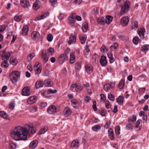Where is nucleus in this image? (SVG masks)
I'll use <instances>...</instances> for the list:
<instances>
[{
  "label": "nucleus",
  "instance_id": "1",
  "mask_svg": "<svg viewBox=\"0 0 149 149\" xmlns=\"http://www.w3.org/2000/svg\"><path fill=\"white\" fill-rule=\"evenodd\" d=\"M36 132V128L32 125H27L24 127L18 126L12 131L11 135L16 141L25 140L27 139V134H33Z\"/></svg>",
  "mask_w": 149,
  "mask_h": 149
},
{
  "label": "nucleus",
  "instance_id": "2",
  "mask_svg": "<svg viewBox=\"0 0 149 149\" xmlns=\"http://www.w3.org/2000/svg\"><path fill=\"white\" fill-rule=\"evenodd\" d=\"M20 78V74L19 72H12L9 76V78L12 82L15 84L19 81Z\"/></svg>",
  "mask_w": 149,
  "mask_h": 149
},
{
  "label": "nucleus",
  "instance_id": "3",
  "mask_svg": "<svg viewBox=\"0 0 149 149\" xmlns=\"http://www.w3.org/2000/svg\"><path fill=\"white\" fill-rule=\"evenodd\" d=\"M130 6V2L129 1H126L124 3V4L121 6V9L120 13L121 15H123L129 10Z\"/></svg>",
  "mask_w": 149,
  "mask_h": 149
},
{
  "label": "nucleus",
  "instance_id": "4",
  "mask_svg": "<svg viewBox=\"0 0 149 149\" xmlns=\"http://www.w3.org/2000/svg\"><path fill=\"white\" fill-rule=\"evenodd\" d=\"M10 52L3 51L1 56L2 60L3 61H8L10 57Z\"/></svg>",
  "mask_w": 149,
  "mask_h": 149
},
{
  "label": "nucleus",
  "instance_id": "5",
  "mask_svg": "<svg viewBox=\"0 0 149 149\" xmlns=\"http://www.w3.org/2000/svg\"><path fill=\"white\" fill-rule=\"evenodd\" d=\"M68 58V56L66 55L63 54L58 57V60L59 63L63 64L64 62L67 60Z\"/></svg>",
  "mask_w": 149,
  "mask_h": 149
},
{
  "label": "nucleus",
  "instance_id": "6",
  "mask_svg": "<svg viewBox=\"0 0 149 149\" xmlns=\"http://www.w3.org/2000/svg\"><path fill=\"white\" fill-rule=\"evenodd\" d=\"M69 39L68 42L69 45L74 44L76 43V37L75 35L73 34H71Z\"/></svg>",
  "mask_w": 149,
  "mask_h": 149
},
{
  "label": "nucleus",
  "instance_id": "7",
  "mask_svg": "<svg viewBox=\"0 0 149 149\" xmlns=\"http://www.w3.org/2000/svg\"><path fill=\"white\" fill-rule=\"evenodd\" d=\"M49 15V13L48 12L42 14L41 15H38L35 18V20L38 21L44 19Z\"/></svg>",
  "mask_w": 149,
  "mask_h": 149
},
{
  "label": "nucleus",
  "instance_id": "8",
  "mask_svg": "<svg viewBox=\"0 0 149 149\" xmlns=\"http://www.w3.org/2000/svg\"><path fill=\"white\" fill-rule=\"evenodd\" d=\"M56 111V107L52 105L49 107L47 109V111L50 114H53L55 113Z\"/></svg>",
  "mask_w": 149,
  "mask_h": 149
},
{
  "label": "nucleus",
  "instance_id": "9",
  "mask_svg": "<svg viewBox=\"0 0 149 149\" xmlns=\"http://www.w3.org/2000/svg\"><path fill=\"white\" fill-rule=\"evenodd\" d=\"M21 6L24 8H27L30 6L28 0H20Z\"/></svg>",
  "mask_w": 149,
  "mask_h": 149
},
{
  "label": "nucleus",
  "instance_id": "10",
  "mask_svg": "<svg viewBox=\"0 0 149 149\" xmlns=\"http://www.w3.org/2000/svg\"><path fill=\"white\" fill-rule=\"evenodd\" d=\"M100 62L102 66H106L107 63L106 57L105 56H102L100 60Z\"/></svg>",
  "mask_w": 149,
  "mask_h": 149
},
{
  "label": "nucleus",
  "instance_id": "11",
  "mask_svg": "<svg viewBox=\"0 0 149 149\" xmlns=\"http://www.w3.org/2000/svg\"><path fill=\"white\" fill-rule=\"evenodd\" d=\"M37 100L36 96H32L30 97L27 100V103L29 104H31L36 102Z\"/></svg>",
  "mask_w": 149,
  "mask_h": 149
},
{
  "label": "nucleus",
  "instance_id": "12",
  "mask_svg": "<svg viewBox=\"0 0 149 149\" xmlns=\"http://www.w3.org/2000/svg\"><path fill=\"white\" fill-rule=\"evenodd\" d=\"M129 22V19L127 17H124L121 19V24L123 26L127 25Z\"/></svg>",
  "mask_w": 149,
  "mask_h": 149
},
{
  "label": "nucleus",
  "instance_id": "13",
  "mask_svg": "<svg viewBox=\"0 0 149 149\" xmlns=\"http://www.w3.org/2000/svg\"><path fill=\"white\" fill-rule=\"evenodd\" d=\"M138 33L141 38L142 39L144 38V33H145V29L144 28H141L140 30H138Z\"/></svg>",
  "mask_w": 149,
  "mask_h": 149
},
{
  "label": "nucleus",
  "instance_id": "14",
  "mask_svg": "<svg viewBox=\"0 0 149 149\" xmlns=\"http://www.w3.org/2000/svg\"><path fill=\"white\" fill-rule=\"evenodd\" d=\"M31 37L33 40H38L40 37V34L38 32L34 31L31 33Z\"/></svg>",
  "mask_w": 149,
  "mask_h": 149
},
{
  "label": "nucleus",
  "instance_id": "15",
  "mask_svg": "<svg viewBox=\"0 0 149 149\" xmlns=\"http://www.w3.org/2000/svg\"><path fill=\"white\" fill-rule=\"evenodd\" d=\"M85 68L87 72L89 74H90L93 70V66L89 64H86L85 65Z\"/></svg>",
  "mask_w": 149,
  "mask_h": 149
},
{
  "label": "nucleus",
  "instance_id": "16",
  "mask_svg": "<svg viewBox=\"0 0 149 149\" xmlns=\"http://www.w3.org/2000/svg\"><path fill=\"white\" fill-rule=\"evenodd\" d=\"M79 145V142L77 139L73 141L71 144V147L75 148H77Z\"/></svg>",
  "mask_w": 149,
  "mask_h": 149
},
{
  "label": "nucleus",
  "instance_id": "17",
  "mask_svg": "<svg viewBox=\"0 0 149 149\" xmlns=\"http://www.w3.org/2000/svg\"><path fill=\"white\" fill-rule=\"evenodd\" d=\"M71 109L68 108H66L63 111V114L65 116L67 117L71 114Z\"/></svg>",
  "mask_w": 149,
  "mask_h": 149
},
{
  "label": "nucleus",
  "instance_id": "18",
  "mask_svg": "<svg viewBox=\"0 0 149 149\" xmlns=\"http://www.w3.org/2000/svg\"><path fill=\"white\" fill-rule=\"evenodd\" d=\"M29 89L28 87H24L22 91V95L24 96H29L30 95Z\"/></svg>",
  "mask_w": 149,
  "mask_h": 149
},
{
  "label": "nucleus",
  "instance_id": "19",
  "mask_svg": "<svg viewBox=\"0 0 149 149\" xmlns=\"http://www.w3.org/2000/svg\"><path fill=\"white\" fill-rule=\"evenodd\" d=\"M29 29L28 26H24L22 29V36H26L27 35Z\"/></svg>",
  "mask_w": 149,
  "mask_h": 149
},
{
  "label": "nucleus",
  "instance_id": "20",
  "mask_svg": "<svg viewBox=\"0 0 149 149\" xmlns=\"http://www.w3.org/2000/svg\"><path fill=\"white\" fill-rule=\"evenodd\" d=\"M109 136L110 139L111 140H113L114 137L113 132V130L111 128H109L108 130Z\"/></svg>",
  "mask_w": 149,
  "mask_h": 149
},
{
  "label": "nucleus",
  "instance_id": "21",
  "mask_svg": "<svg viewBox=\"0 0 149 149\" xmlns=\"http://www.w3.org/2000/svg\"><path fill=\"white\" fill-rule=\"evenodd\" d=\"M82 30L85 33L88 30V24L87 22H84L82 24Z\"/></svg>",
  "mask_w": 149,
  "mask_h": 149
},
{
  "label": "nucleus",
  "instance_id": "22",
  "mask_svg": "<svg viewBox=\"0 0 149 149\" xmlns=\"http://www.w3.org/2000/svg\"><path fill=\"white\" fill-rule=\"evenodd\" d=\"M141 122V120L139 119L136 121V123L135 128L137 131L141 129V126L140 125V124Z\"/></svg>",
  "mask_w": 149,
  "mask_h": 149
},
{
  "label": "nucleus",
  "instance_id": "23",
  "mask_svg": "<svg viewBox=\"0 0 149 149\" xmlns=\"http://www.w3.org/2000/svg\"><path fill=\"white\" fill-rule=\"evenodd\" d=\"M113 17L110 15H107L106 17V19H105V22L107 24H109L112 21Z\"/></svg>",
  "mask_w": 149,
  "mask_h": 149
},
{
  "label": "nucleus",
  "instance_id": "24",
  "mask_svg": "<svg viewBox=\"0 0 149 149\" xmlns=\"http://www.w3.org/2000/svg\"><path fill=\"white\" fill-rule=\"evenodd\" d=\"M38 144L37 141L36 140L32 141L30 143V147L33 149L35 148L37 146Z\"/></svg>",
  "mask_w": 149,
  "mask_h": 149
},
{
  "label": "nucleus",
  "instance_id": "25",
  "mask_svg": "<svg viewBox=\"0 0 149 149\" xmlns=\"http://www.w3.org/2000/svg\"><path fill=\"white\" fill-rule=\"evenodd\" d=\"M75 56L73 52H71L70 53V62L71 64L73 63L75 61Z\"/></svg>",
  "mask_w": 149,
  "mask_h": 149
},
{
  "label": "nucleus",
  "instance_id": "26",
  "mask_svg": "<svg viewBox=\"0 0 149 149\" xmlns=\"http://www.w3.org/2000/svg\"><path fill=\"white\" fill-rule=\"evenodd\" d=\"M105 19L102 17H99L97 20L98 23L101 25H103L105 24Z\"/></svg>",
  "mask_w": 149,
  "mask_h": 149
},
{
  "label": "nucleus",
  "instance_id": "27",
  "mask_svg": "<svg viewBox=\"0 0 149 149\" xmlns=\"http://www.w3.org/2000/svg\"><path fill=\"white\" fill-rule=\"evenodd\" d=\"M44 83L43 82L41 81H37L35 84L36 88H39L41 87H42Z\"/></svg>",
  "mask_w": 149,
  "mask_h": 149
},
{
  "label": "nucleus",
  "instance_id": "28",
  "mask_svg": "<svg viewBox=\"0 0 149 149\" xmlns=\"http://www.w3.org/2000/svg\"><path fill=\"white\" fill-rule=\"evenodd\" d=\"M108 58L109 59V61L110 63H112L115 61V59L113 57V55L111 53H109L107 54Z\"/></svg>",
  "mask_w": 149,
  "mask_h": 149
},
{
  "label": "nucleus",
  "instance_id": "29",
  "mask_svg": "<svg viewBox=\"0 0 149 149\" xmlns=\"http://www.w3.org/2000/svg\"><path fill=\"white\" fill-rule=\"evenodd\" d=\"M117 102L120 105H121L123 103V98L121 96H120L117 99Z\"/></svg>",
  "mask_w": 149,
  "mask_h": 149
},
{
  "label": "nucleus",
  "instance_id": "30",
  "mask_svg": "<svg viewBox=\"0 0 149 149\" xmlns=\"http://www.w3.org/2000/svg\"><path fill=\"white\" fill-rule=\"evenodd\" d=\"M132 26L131 29H132L136 30L138 27V22L136 21L133 22L132 23Z\"/></svg>",
  "mask_w": 149,
  "mask_h": 149
},
{
  "label": "nucleus",
  "instance_id": "31",
  "mask_svg": "<svg viewBox=\"0 0 149 149\" xmlns=\"http://www.w3.org/2000/svg\"><path fill=\"white\" fill-rule=\"evenodd\" d=\"M125 80L124 79H122L119 82L118 85V87L119 88L123 89L124 87Z\"/></svg>",
  "mask_w": 149,
  "mask_h": 149
},
{
  "label": "nucleus",
  "instance_id": "32",
  "mask_svg": "<svg viewBox=\"0 0 149 149\" xmlns=\"http://www.w3.org/2000/svg\"><path fill=\"white\" fill-rule=\"evenodd\" d=\"M111 87V86L110 84H106L104 86V89L105 91L108 92L109 91Z\"/></svg>",
  "mask_w": 149,
  "mask_h": 149
},
{
  "label": "nucleus",
  "instance_id": "33",
  "mask_svg": "<svg viewBox=\"0 0 149 149\" xmlns=\"http://www.w3.org/2000/svg\"><path fill=\"white\" fill-rule=\"evenodd\" d=\"M0 116L4 119H6L8 115L6 112L3 111H1L0 112Z\"/></svg>",
  "mask_w": 149,
  "mask_h": 149
},
{
  "label": "nucleus",
  "instance_id": "34",
  "mask_svg": "<svg viewBox=\"0 0 149 149\" xmlns=\"http://www.w3.org/2000/svg\"><path fill=\"white\" fill-rule=\"evenodd\" d=\"M40 7V5H38L37 1H36L33 4V8L35 10H38Z\"/></svg>",
  "mask_w": 149,
  "mask_h": 149
},
{
  "label": "nucleus",
  "instance_id": "35",
  "mask_svg": "<svg viewBox=\"0 0 149 149\" xmlns=\"http://www.w3.org/2000/svg\"><path fill=\"white\" fill-rule=\"evenodd\" d=\"M35 56V54L34 53H30L28 55L27 59L28 61L30 62L32 60V58Z\"/></svg>",
  "mask_w": 149,
  "mask_h": 149
},
{
  "label": "nucleus",
  "instance_id": "36",
  "mask_svg": "<svg viewBox=\"0 0 149 149\" xmlns=\"http://www.w3.org/2000/svg\"><path fill=\"white\" fill-rule=\"evenodd\" d=\"M10 63L13 65H15L17 63V61L16 60L14 59L13 57H11L10 60Z\"/></svg>",
  "mask_w": 149,
  "mask_h": 149
},
{
  "label": "nucleus",
  "instance_id": "37",
  "mask_svg": "<svg viewBox=\"0 0 149 149\" xmlns=\"http://www.w3.org/2000/svg\"><path fill=\"white\" fill-rule=\"evenodd\" d=\"M149 49V45H145L141 47V50L142 51L145 52L148 51Z\"/></svg>",
  "mask_w": 149,
  "mask_h": 149
},
{
  "label": "nucleus",
  "instance_id": "38",
  "mask_svg": "<svg viewBox=\"0 0 149 149\" xmlns=\"http://www.w3.org/2000/svg\"><path fill=\"white\" fill-rule=\"evenodd\" d=\"M48 130V128L47 127H44L41 129L40 131V134H42L45 133Z\"/></svg>",
  "mask_w": 149,
  "mask_h": 149
},
{
  "label": "nucleus",
  "instance_id": "39",
  "mask_svg": "<svg viewBox=\"0 0 149 149\" xmlns=\"http://www.w3.org/2000/svg\"><path fill=\"white\" fill-rule=\"evenodd\" d=\"M136 117L135 116L133 115L128 119V121L129 123L130 122H135L136 120Z\"/></svg>",
  "mask_w": 149,
  "mask_h": 149
},
{
  "label": "nucleus",
  "instance_id": "40",
  "mask_svg": "<svg viewBox=\"0 0 149 149\" xmlns=\"http://www.w3.org/2000/svg\"><path fill=\"white\" fill-rule=\"evenodd\" d=\"M100 127L99 125H95L92 128V129L95 132H97L98 130H100Z\"/></svg>",
  "mask_w": 149,
  "mask_h": 149
},
{
  "label": "nucleus",
  "instance_id": "41",
  "mask_svg": "<svg viewBox=\"0 0 149 149\" xmlns=\"http://www.w3.org/2000/svg\"><path fill=\"white\" fill-rule=\"evenodd\" d=\"M22 17L21 15L18 16L16 15L14 17V19L16 22H19L22 19Z\"/></svg>",
  "mask_w": 149,
  "mask_h": 149
},
{
  "label": "nucleus",
  "instance_id": "42",
  "mask_svg": "<svg viewBox=\"0 0 149 149\" xmlns=\"http://www.w3.org/2000/svg\"><path fill=\"white\" fill-rule=\"evenodd\" d=\"M45 85L46 87H50L52 86V83L49 80H46L44 81Z\"/></svg>",
  "mask_w": 149,
  "mask_h": 149
},
{
  "label": "nucleus",
  "instance_id": "43",
  "mask_svg": "<svg viewBox=\"0 0 149 149\" xmlns=\"http://www.w3.org/2000/svg\"><path fill=\"white\" fill-rule=\"evenodd\" d=\"M54 52V49L52 48H50L47 50V54L52 55Z\"/></svg>",
  "mask_w": 149,
  "mask_h": 149
},
{
  "label": "nucleus",
  "instance_id": "44",
  "mask_svg": "<svg viewBox=\"0 0 149 149\" xmlns=\"http://www.w3.org/2000/svg\"><path fill=\"white\" fill-rule=\"evenodd\" d=\"M1 65L2 67L7 68L8 66V63L7 61H3Z\"/></svg>",
  "mask_w": 149,
  "mask_h": 149
},
{
  "label": "nucleus",
  "instance_id": "45",
  "mask_svg": "<svg viewBox=\"0 0 149 149\" xmlns=\"http://www.w3.org/2000/svg\"><path fill=\"white\" fill-rule=\"evenodd\" d=\"M120 127L118 126H116L115 128V132L116 134L118 135L120 133Z\"/></svg>",
  "mask_w": 149,
  "mask_h": 149
},
{
  "label": "nucleus",
  "instance_id": "46",
  "mask_svg": "<svg viewBox=\"0 0 149 149\" xmlns=\"http://www.w3.org/2000/svg\"><path fill=\"white\" fill-rule=\"evenodd\" d=\"M108 98L109 99L112 101H114L115 100V97L114 96L111 94H109L108 95Z\"/></svg>",
  "mask_w": 149,
  "mask_h": 149
},
{
  "label": "nucleus",
  "instance_id": "47",
  "mask_svg": "<svg viewBox=\"0 0 149 149\" xmlns=\"http://www.w3.org/2000/svg\"><path fill=\"white\" fill-rule=\"evenodd\" d=\"M139 39L138 37H135L133 39V42L134 44L135 45L138 44L139 42Z\"/></svg>",
  "mask_w": 149,
  "mask_h": 149
},
{
  "label": "nucleus",
  "instance_id": "48",
  "mask_svg": "<svg viewBox=\"0 0 149 149\" xmlns=\"http://www.w3.org/2000/svg\"><path fill=\"white\" fill-rule=\"evenodd\" d=\"M83 89V87L81 86H79L77 85L76 87V91L78 92H80Z\"/></svg>",
  "mask_w": 149,
  "mask_h": 149
},
{
  "label": "nucleus",
  "instance_id": "49",
  "mask_svg": "<svg viewBox=\"0 0 149 149\" xmlns=\"http://www.w3.org/2000/svg\"><path fill=\"white\" fill-rule=\"evenodd\" d=\"M126 127L127 130H131L132 129L133 126L132 124L128 123L126 125Z\"/></svg>",
  "mask_w": 149,
  "mask_h": 149
},
{
  "label": "nucleus",
  "instance_id": "50",
  "mask_svg": "<svg viewBox=\"0 0 149 149\" xmlns=\"http://www.w3.org/2000/svg\"><path fill=\"white\" fill-rule=\"evenodd\" d=\"M15 106V102H11L9 104V108L10 109L13 110Z\"/></svg>",
  "mask_w": 149,
  "mask_h": 149
},
{
  "label": "nucleus",
  "instance_id": "51",
  "mask_svg": "<svg viewBox=\"0 0 149 149\" xmlns=\"http://www.w3.org/2000/svg\"><path fill=\"white\" fill-rule=\"evenodd\" d=\"M80 40L81 43L82 44H84L86 41V38L85 37L82 36L80 37Z\"/></svg>",
  "mask_w": 149,
  "mask_h": 149
},
{
  "label": "nucleus",
  "instance_id": "52",
  "mask_svg": "<svg viewBox=\"0 0 149 149\" xmlns=\"http://www.w3.org/2000/svg\"><path fill=\"white\" fill-rule=\"evenodd\" d=\"M53 37L52 36V35L51 34H48L47 37V40L49 42L51 41L52 39H53Z\"/></svg>",
  "mask_w": 149,
  "mask_h": 149
},
{
  "label": "nucleus",
  "instance_id": "53",
  "mask_svg": "<svg viewBox=\"0 0 149 149\" xmlns=\"http://www.w3.org/2000/svg\"><path fill=\"white\" fill-rule=\"evenodd\" d=\"M73 3L76 5H80L82 2V0H73Z\"/></svg>",
  "mask_w": 149,
  "mask_h": 149
},
{
  "label": "nucleus",
  "instance_id": "54",
  "mask_svg": "<svg viewBox=\"0 0 149 149\" xmlns=\"http://www.w3.org/2000/svg\"><path fill=\"white\" fill-rule=\"evenodd\" d=\"M35 72L36 74H39L41 71V69L40 67H38L36 69H35Z\"/></svg>",
  "mask_w": 149,
  "mask_h": 149
},
{
  "label": "nucleus",
  "instance_id": "55",
  "mask_svg": "<svg viewBox=\"0 0 149 149\" xmlns=\"http://www.w3.org/2000/svg\"><path fill=\"white\" fill-rule=\"evenodd\" d=\"M106 107L108 109L111 107V106L109 101H106L105 102Z\"/></svg>",
  "mask_w": 149,
  "mask_h": 149
},
{
  "label": "nucleus",
  "instance_id": "56",
  "mask_svg": "<svg viewBox=\"0 0 149 149\" xmlns=\"http://www.w3.org/2000/svg\"><path fill=\"white\" fill-rule=\"evenodd\" d=\"M57 0H49V2L51 4V6H54L57 3Z\"/></svg>",
  "mask_w": 149,
  "mask_h": 149
},
{
  "label": "nucleus",
  "instance_id": "57",
  "mask_svg": "<svg viewBox=\"0 0 149 149\" xmlns=\"http://www.w3.org/2000/svg\"><path fill=\"white\" fill-rule=\"evenodd\" d=\"M96 101H94L93 102V108L94 109V110L95 111H96L97 110V108L96 106Z\"/></svg>",
  "mask_w": 149,
  "mask_h": 149
},
{
  "label": "nucleus",
  "instance_id": "58",
  "mask_svg": "<svg viewBox=\"0 0 149 149\" xmlns=\"http://www.w3.org/2000/svg\"><path fill=\"white\" fill-rule=\"evenodd\" d=\"M99 112L100 114L103 116H104L105 115V111L103 109H100V110Z\"/></svg>",
  "mask_w": 149,
  "mask_h": 149
},
{
  "label": "nucleus",
  "instance_id": "59",
  "mask_svg": "<svg viewBox=\"0 0 149 149\" xmlns=\"http://www.w3.org/2000/svg\"><path fill=\"white\" fill-rule=\"evenodd\" d=\"M107 51V49L104 46H102L101 48V51L102 52H105Z\"/></svg>",
  "mask_w": 149,
  "mask_h": 149
},
{
  "label": "nucleus",
  "instance_id": "60",
  "mask_svg": "<svg viewBox=\"0 0 149 149\" xmlns=\"http://www.w3.org/2000/svg\"><path fill=\"white\" fill-rule=\"evenodd\" d=\"M17 145L13 143H11L10 144V146L12 149H15L16 148Z\"/></svg>",
  "mask_w": 149,
  "mask_h": 149
},
{
  "label": "nucleus",
  "instance_id": "61",
  "mask_svg": "<svg viewBox=\"0 0 149 149\" xmlns=\"http://www.w3.org/2000/svg\"><path fill=\"white\" fill-rule=\"evenodd\" d=\"M72 104H77L78 103V101L76 99H73L71 100Z\"/></svg>",
  "mask_w": 149,
  "mask_h": 149
},
{
  "label": "nucleus",
  "instance_id": "62",
  "mask_svg": "<svg viewBox=\"0 0 149 149\" xmlns=\"http://www.w3.org/2000/svg\"><path fill=\"white\" fill-rule=\"evenodd\" d=\"M42 57H44L45 56H47V52L45 50H42V53L41 55Z\"/></svg>",
  "mask_w": 149,
  "mask_h": 149
},
{
  "label": "nucleus",
  "instance_id": "63",
  "mask_svg": "<svg viewBox=\"0 0 149 149\" xmlns=\"http://www.w3.org/2000/svg\"><path fill=\"white\" fill-rule=\"evenodd\" d=\"M47 103L46 102H41L40 104V107L42 108H44L47 106Z\"/></svg>",
  "mask_w": 149,
  "mask_h": 149
},
{
  "label": "nucleus",
  "instance_id": "64",
  "mask_svg": "<svg viewBox=\"0 0 149 149\" xmlns=\"http://www.w3.org/2000/svg\"><path fill=\"white\" fill-rule=\"evenodd\" d=\"M101 96V99L103 102H104L106 99V97L103 94H101L100 95Z\"/></svg>",
  "mask_w": 149,
  "mask_h": 149
}]
</instances>
